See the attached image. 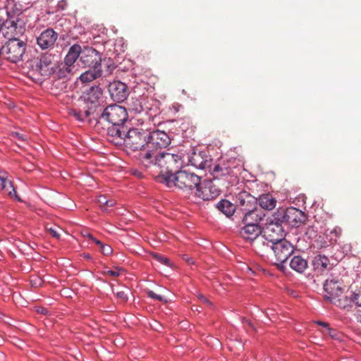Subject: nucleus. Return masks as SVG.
<instances>
[{"mask_svg": "<svg viewBox=\"0 0 361 361\" xmlns=\"http://www.w3.org/2000/svg\"><path fill=\"white\" fill-rule=\"evenodd\" d=\"M99 119H103L110 125L106 128L107 135L114 139L123 140L128 153L129 151L141 152L148 150V129L133 128L128 114H100Z\"/></svg>", "mask_w": 361, "mask_h": 361, "instance_id": "1", "label": "nucleus"}, {"mask_svg": "<svg viewBox=\"0 0 361 361\" xmlns=\"http://www.w3.org/2000/svg\"><path fill=\"white\" fill-rule=\"evenodd\" d=\"M139 166L154 176L161 177V182L166 183L168 177L170 179L179 171L183 165L180 155L169 152L152 154L140 152L136 157Z\"/></svg>", "mask_w": 361, "mask_h": 361, "instance_id": "2", "label": "nucleus"}, {"mask_svg": "<svg viewBox=\"0 0 361 361\" xmlns=\"http://www.w3.org/2000/svg\"><path fill=\"white\" fill-rule=\"evenodd\" d=\"M261 243L273 251L276 259L277 267L280 270H284L286 267L287 260L295 253V247L293 244L285 238L265 240H262Z\"/></svg>", "mask_w": 361, "mask_h": 361, "instance_id": "3", "label": "nucleus"}, {"mask_svg": "<svg viewBox=\"0 0 361 361\" xmlns=\"http://www.w3.org/2000/svg\"><path fill=\"white\" fill-rule=\"evenodd\" d=\"M103 90L99 86L92 87L87 94V97L85 99V104L87 107V110L85 113H90L91 111H102V113H127L126 107L118 105L117 104H112L108 105L105 108L101 106V102H102Z\"/></svg>", "mask_w": 361, "mask_h": 361, "instance_id": "4", "label": "nucleus"}, {"mask_svg": "<svg viewBox=\"0 0 361 361\" xmlns=\"http://www.w3.org/2000/svg\"><path fill=\"white\" fill-rule=\"evenodd\" d=\"M262 224L264 233L261 237L262 241L285 238L288 228L278 209L267 216Z\"/></svg>", "mask_w": 361, "mask_h": 361, "instance_id": "5", "label": "nucleus"}, {"mask_svg": "<svg viewBox=\"0 0 361 361\" xmlns=\"http://www.w3.org/2000/svg\"><path fill=\"white\" fill-rule=\"evenodd\" d=\"M200 180V176L195 173L180 169L179 171H176L171 179H170V176L168 177L165 185L168 188L176 187L184 192H190L194 189L196 190Z\"/></svg>", "mask_w": 361, "mask_h": 361, "instance_id": "6", "label": "nucleus"}, {"mask_svg": "<svg viewBox=\"0 0 361 361\" xmlns=\"http://www.w3.org/2000/svg\"><path fill=\"white\" fill-rule=\"evenodd\" d=\"M27 44L20 39L7 40L0 49V55L5 59L17 63L23 60Z\"/></svg>", "mask_w": 361, "mask_h": 361, "instance_id": "7", "label": "nucleus"}, {"mask_svg": "<svg viewBox=\"0 0 361 361\" xmlns=\"http://www.w3.org/2000/svg\"><path fill=\"white\" fill-rule=\"evenodd\" d=\"M27 63L28 67L34 73L44 77L54 74L56 68L54 56L48 54L42 55L40 58H35Z\"/></svg>", "mask_w": 361, "mask_h": 361, "instance_id": "8", "label": "nucleus"}, {"mask_svg": "<svg viewBox=\"0 0 361 361\" xmlns=\"http://www.w3.org/2000/svg\"><path fill=\"white\" fill-rule=\"evenodd\" d=\"M148 150L144 152H150L152 154H160L162 152L159 151L169 147L171 142L170 136L164 131L161 130L148 129Z\"/></svg>", "mask_w": 361, "mask_h": 361, "instance_id": "9", "label": "nucleus"}, {"mask_svg": "<svg viewBox=\"0 0 361 361\" xmlns=\"http://www.w3.org/2000/svg\"><path fill=\"white\" fill-rule=\"evenodd\" d=\"M277 209L287 225L288 228L290 226L299 227L302 224L305 223L307 219L305 213L296 207H281L278 208Z\"/></svg>", "mask_w": 361, "mask_h": 361, "instance_id": "10", "label": "nucleus"}, {"mask_svg": "<svg viewBox=\"0 0 361 361\" xmlns=\"http://www.w3.org/2000/svg\"><path fill=\"white\" fill-rule=\"evenodd\" d=\"M345 286L343 281L336 276H330L324 283L323 289L325 293L324 298L329 302L334 301L336 297L343 293Z\"/></svg>", "mask_w": 361, "mask_h": 361, "instance_id": "11", "label": "nucleus"}, {"mask_svg": "<svg viewBox=\"0 0 361 361\" xmlns=\"http://www.w3.org/2000/svg\"><path fill=\"white\" fill-rule=\"evenodd\" d=\"M80 45L75 44L70 47L65 57L64 63L59 69L60 78H66L69 75L73 74V69L75 68L74 63L78 58L80 59Z\"/></svg>", "mask_w": 361, "mask_h": 361, "instance_id": "12", "label": "nucleus"}, {"mask_svg": "<svg viewBox=\"0 0 361 361\" xmlns=\"http://www.w3.org/2000/svg\"><path fill=\"white\" fill-rule=\"evenodd\" d=\"M257 204V200L249 192L242 190L235 196L236 216H244L250 209Z\"/></svg>", "mask_w": 361, "mask_h": 361, "instance_id": "13", "label": "nucleus"}, {"mask_svg": "<svg viewBox=\"0 0 361 361\" xmlns=\"http://www.w3.org/2000/svg\"><path fill=\"white\" fill-rule=\"evenodd\" d=\"M25 31L23 21L18 19H8L4 21L1 36L10 40L11 39H19L18 37L22 35Z\"/></svg>", "mask_w": 361, "mask_h": 361, "instance_id": "14", "label": "nucleus"}, {"mask_svg": "<svg viewBox=\"0 0 361 361\" xmlns=\"http://www.w3.org/2000/svg\"><path fill=\"white\" fill-rule=\"evenodd\" d=\"M195 190L196 197L203 201L214 200L221 194V190L211 180H200Z\"/></svg>", "mask_w": 361, "mask_h": 361, "instance_id": "15", "label": "nucleus"}, {"mask_svg": "<svg viewBox=\"0 0 361 361\" xmlns=\"http://www.w3.org/2000/svg\"><path fill=\"white\" fill-rule=\"evenodd\" d=\"M314 275L319 276L326 274L334 267L330 259L323 254L315 255L311 262Z\"/></svg>", "mask_w": 361, "mask_h": 361, "instance_id": "16", "label": "nucleus"}, {"mask_svg": "<svg viewBox=\"0 0 361 361\" xmlns=\"http://www.w3.org/2000/svg\"><path fill=\"white\" fill-rule=\"evenodd\" d=\"M80 61L85 66L97 68L101 66L102 58L99 52L95 49L84 46L83 48L81 47Z\"/></svg>", "mask_w": 361, "mask_h": 361, "instance_id": "17", "label": "nucleus"}, {"mask_svg": "<svg viewBox=\"0 0 361 361\" xmlns=\"http://www.w3.org/2000/svg\"><path fill=\"white\" fill-rule=\"evenodd\" d=\"M188 162L191 166L198 169H212V159L207 155L206 151H195L188 156Z\"/></svg>", "mask_w": 361, "mask_h": 361, "instance_id": "18", "label": "nucleus"}, {"mask_svg": "<svg viewBox=\"0 0 361 361\" xmlns=\"http://www.w3.org/2000/svg\"><path fill=\"white\" fill-rule=\"evenodd\" d=\"M108 91L111 98L121 103L126 100L128 96V86L119 80H114L108 85Z\"/></svg>", "mask_w": 361, "mask_h": 361, "instance_id": "19", "label": "nucleus"}, {"mask_svg": "<svg viewBox=\"0 0 361 361\" xmlns=\"http://www.w3.org/2000/svg\"><path fill=\"white\" fill-rule=\"evenodd\" d=\"M230 161L228 159H221L214 164L212 162V169L209 171L215 179L228 176L233 173V168L230 165Z\"/></svg>", "mask_w": 361, "mask_h": 361, "instance_id": "20", "label": "nucleus"}, {"mask_svg": "<svg viewBox=\"0 0 361 361\" xmlns=\"http://www.w3.org/2000/svg\"><path fill=\"white\" fill-rule=\"evenodd\" d=\"M58 34L52 29L44 30L37 38V43L42 49H47L54 47Z\"/></svg>", "mask_w": 361, "mask_h": 361, "instance_id": "21", "label": "nucleus"}, {"mask_svg": "<svg viewBox=\"0 0 361 361\" xmlns=\"http://www.w3.org/2000/svg\"><path fill=\"white\" fill-rule=\"evenodd\" d=\"M265 217L266 213L262 208L258 207V204H257L254 207H252V209H250L248 212L244 214V216H240V219H242V222L259 225L261 222L265 221Z\"/></svg>", "mask_w": 361, "mask_h": 361, "instance_id": "22", "label": "nucleus"}, {"mask_svg": "<svg viewBox=\"0 0 361 361\" xmlns=\"http://www.w3.org/2000/svg\"><path fill=\"white\" fill-rule=\"evenodd\" d=\"M244 226L240 229V235L250 241L255 240L262 232L260 225L257 224H251L247 222H243Z\"/></svg>", "mask_w": 361, "mask_h": 361, "instance_id": "23", "label": "nucleus"}, {"mask_svg": "<svg viewBox=\"0 0 361 361\" xmlns=\"http://www.w3.org/2000/svg\"><path fill=\"white\" fill-rule=\"evenodd\" d=\"M292 256L289 262L290 267L298 273H303L308 267L307 259L300 255H293Z\"/></svg>", "mask_w": 361, "mask_h": 361, "instance_id": "24", "label": "nucleus"}, {"mask_svg": "<svg viewBox=\"0 0 361 361\" xmlns=\"http://www.w3.org/2000/svg\"><path fill=\"white\" fill-rule=\"evenodd\" d=\"M216 208L226 217H231L235 213L236 207L226 199H221L216 204Z\"/></svg>", "mask_w": 361, "mask_h": 361, "instance_id": "25", "label": "nucleus"}, {"mask_svg": "<svg viewBox=\"0 0 361 361\" xmlns=\"http://www.w3.org/2000/svg\"><path fill=\"white\" fill-rule=\"evenodd\" d=\"M355 300L353 298L352 292L348 295L343 296V298L336 297L334 301H331V303L336 305L341 309H353Z\"/></svg>", "mask_w": 361, "mask_h": 361, "instance_id": "26", "label": "nucleus"}, {"mask_svg": "<svg viewBox=\"0 0 361 361\" xmlns=\"http://www.w3.org/2000/svg\"><path fill=\"white\" fill-rule=\"evenodd\" d=\"M276 200L269 194H263L259 196L257 201L258 207L265 210H272L276 207Z\"/></svg>", "mask_w": 361, "mask_h": 361, "instance_id": "27", "label": "nucleus"}, {"mask_svg": "<svg viewBox=\"0 0 361 361\" xmlns=\"http://www.w3.org/2000/svg\"><path fill=\"white\" fill-rule=\"evenodd\" d=\"M94 68L93 71H87L80 75V79L82 82H88L102 76V71L99 67L97 68Z\"/></svg>", "mask_w": 361, "mask_h": 361, "instance_id": "28", "label": "nucleus"}, {"mask_svg": "<svg viewBox=\"0 0 361 361\" xmlns=\"http://www.w3.org/2000/svg\"><path fill=\"white\" fill-rule=\"evenodd\" d=\"M87 236L93 243L99 246V250L103 255L108 256L113 252V248L111 245L103 243L102 241L94 238L91 233H88Z\"/></svg>", "mask_w": 361, "mask_h": 361, "instance_id": "29", "label": "nucleus"}, {"mask_svg": "<svg viewBox=\"0 0 361 361\" xmlns=\"http://www.w3.org/2000/svg\"><path fill=\"white\" fill-rule=\"evenodd\" d=\"M74 118L82 123H87L90 126H96L99 123L98 118H92V114H71Z\"/></svg>", "mask_w": 361, "mask_h": 361, "instance_id": "30", "label": "nucleus"}, {"mask_svg": "<svg viewBox=\"0 0 361 361\" xmlns=\"http://www.w3.org/2000/svg\"><path fill=\"white\" fill-rule=\"evenodd\" d=\"M324 334L329 335L331 338L338 342H343L344 341V335L339 331L338 329L331 328H327L326 331H323Z\"/></svg>", "mask_w": 361, "mask_h": 361, "instance_id": "31", "label": "nucleus"}, {"mask_svg": "<svg viewBox=\"0 0 361 361\" xmlns=\"http://www.w3.org/2000/svg\"><path fill=\"white\" fill-rule=\"evenodd\" d=\"M0 182H1V188L2 190H6V186H9L10 188L12 189V191L13 192V194L15 195V197L16 198H18V200L20 201V198L18 197L17 196V194H16V191L15 190V188L13 185V183L8 180L7 179V175L6 176H4L3 178H1V180H0Z\"/></svg>", "mask_w": 361, "mask_h": 361, "instance_id": "32", "label": "nucleus"}, {"mask_svg": "<svg viewBox=\"0 0 361 361\" xmlns=\"http://www.w3.org/2000/svg\"><path fill=\"white\" fill-rule=\"evenodd\" d=\"M152 257L156 261L161 263V264H164V266H166V267L171 266L170 259L159 253H153Z\"/></svg>", "mask_w": 361, "mask_h": 361, "instance_id": "33", "label": "nucleus"}, {"mask_svg": "<svg viewBox=\"0 0 361 361\" xmlns=\"http://www.w3.org/2000/svg\"><path fill=\"white\" fill-rule=\"evenodd\" d=\"M147 293V296L152 299H154L161 302H167V300L165 298L164 296L157 294L153 290H148Z\"/></svg>", "mask_w": 361, "mask_h": 361, "instance_id": "34", "label": "nucleus"}, {"mask_svg": "<svg viewBox=\"0 0 361 361\" xmlns=\"http://www.w3.org/2000/svg\"><path fill=\"white\" fill-rule=\"evenodd\" d=\"M43 283H44L43 279H42L39 277H36V278L30 280V284L32 288H36L41 287Z\"/></svg>", "mask_w": 361, "mask_h": 361, "instance_id": "35", "label": "nucleus"}, {"mask_svg": "<svg viewBox=\"0 0 361 361\" xmlns=\"http://www.w3.org/2000/svg\"><path fill=\"white\" fill-rule=\"evenodd\" d=\"M35 310L37 313L42 315L47 316L50 314L49 310L43 306H35Z\"/></svg>", "mask_w": 361, "mask_h": 361, "instance_id": "36", "label": "nucleus"}, {"mask_svg": "<svg viewBox=\"0 0 361 361\" xmlns=\"http://www.w3.org/2000/svg\"><path fill=\"white\" fill-rule=\"evenodd\" d=\"M10 135L16 138L17 140H20V141H26L27 137L25 135H23V134H21L18 132H11L10 133Z\"/></svg>", "mask_w": 361, "mask_h": 361, "instance_id": "37", "label": "nucleus"}, {"mask_svg": "<svg viewBox=\"0 0 361 361\" xmlns=\"http://www.w3.org/2000/svg\"><path fill=\"white\" fill-rule=\"evenodd\" d=\"M353 298L355 300L354 302V306L355 309H357L358 307L361 308V298L359 296L358 294H355V292H352Z\"/></svg>", "mask_w": 361, "mask_h": 361, "instance_id": "38", "label": "nucleus"}, {"mask_svg": "<svg viewBox=\"0 0 361 361\" xmlns=\"http://www.w3.org/2000/svg\"><path fill=\"white\" fill-rule=\"evenodd\" d=\"M167 123H176V125L178 126V128H180L182 129V130H184L183 128L181 127V125L183 124L182 119L168 120L163 123V124H167Z\"/></svg>", "mask_w": 361, "mask_h": 361, "instance_id": "39", "label": "nucleus"}, {"mask_svg": "<svg viewBox=\"0 0 361 361\" xmlns=\"http://www.w3.org/2000/svg\"><path fill=\"white\" fill-rule=\"evenodd\" d=\"M353 311L355 312L353 314L354 319L359 323H361V308L360 309H355L353 308Z\"/></svg>", "mask_w": 361, "mask_h": 361, "instance_id": "40", "label": "nucleus"}, {"mask_svg": "<svg viewBox=\"0 0 361 361\" xmlns=\"http://www.w3.org/2000/svg\"><path fill=\"white\" fill-rule=\"evenodd\" d=\"M116 295L117 298L123 302H126L128 300V295L124 291H118L116 293Z\"/></svg>", "mask_w": 361, "mask_h": 361, "instance_id": "41", "label": "nucleus"}, {"mask_svg": "<svg viewBox=\"0 0 361 361\" xmlns=\"http://www.w3.org/2000/svg\"><path fill=\"white\" fill-rule=\"evenodd\" d=\"M116 269L118 271L108 270L106 271L107 274H109L110 276H115V277L118 276L120 275L119 271H123V269L121 267H116Z\"/></svg>", "mask_w": 361, "mask_h": 361, "instance_id": "42", "label": "nucleus"}, {"mask_svg": "<svg viewBox=\"0 0 361 361\" xmlns=\"http://www.w3.org/2000/svg\"><path fill=\"white\" fill-rule=\"evenodd\" d=\"M240 319L241 320V322L243 324L248 326L249 327H250L252 329H255L254 324L251 322V320H250L249 319H247L246 317H240Z\"/></svg>", "mask_w": 361, "mask_h": 361, "instance_id": "43", "label": "nucleus"}, {"mask_svg": "<svg viewBox=\"0 0 361 361\" xmlns=\"http://www.w3.org/2000/svg\"><path fill=\"white\" fill-rule=\"evenodd\" d=\"M97 201L101 207H104V204L107 202V197L105 195L98 196Z\"/></svg>", "mask_w": 361, "mask_h": 361, "instance_id": "44", "label": "nucleus"}, {"mask_svg": "<svg viewBox=\"0 0 361 361\" xmlns=\"http://www.w3.org/2000/svg\"><path fill=\"white\" fill-rule=\"evenodd\" d=\"M315 323L320 326H322L324 328V331H326L327 329V328H329L330 327V325L329 323L327 322H322V321H316Z\"/></svg>", "mask_w": 361, "mask_h": 361, "instance_id": "45", "label": "nucleus"}, {"mask_svg": "<svg viewBox=\"0 0 361 361\" xmlns=\"http://www.w3.org/2000/svg\"><path fill=\"white\" fill-rule=\"evenodd\" d=\"M49 231L51 233L52 237H54V238H55L56 239H59L60 238L59 233L54 228H50L49 229Z\"/></svg>", "mask_w": 361, "mask_h": 361, "instance_id": "46", "label": "nucleus"}, {"mask_svg": "<svg viewBox=\"0 0 361 361\" xmlns=\"http://www.w3.org/2000/svg\"><path fill=\"white\" fill-rule=\"evenodd\" d=\"M115 205V200H109L107 198V202L104 204V206H106L107 207H112Z\"/></svg>", "mask_w": 361, "mask_h": 361, "instance_id": "47", "label": "nucleus"}, {"mask_svg": "<svg viewBox=\"0 0 361 361\" xmlns=\"http://www.w3.org/2000/svg\"><path fill=\"white\" fill-rule=\"evenodd\" d=\"M182 258L185 261L188 262V263H190V264H193L194 263L193 259L191 257H190L188 255H183Z\"/></svg>", "mask_w": 361, "mask_h": 361, "instance_id": "48", "label": "nucleus"}, {"mask_svg": "<svg viewBox=\"0 0 361 361\" xmlns=\"http://www.w3.org/2000/svg\"><path fill=\"white\" fill-rule=\"evenodd\" d=\"M199 299L200 300H202L203 302H205V303H209V300L204 295H203L202 294H200L199 295Z\"/></svg>", "mask_w": 361, "mask_h": 361, "instance_id": "49", "label": "nucleus"}, {"mask_svg": "<svg viewBox=\"0 0 361 361\" xmlns=\"http://www.w3.org/2000/svg\"><path fill=\"white\" fill-rule=\"evenodd\" d=\"M7 175V172L3 170H0V180Z\"/></svg>", "mask_w": 361, "mask_h": 361, "instance_id": "50", "label": "nucleus"}, {"mask_svg": "<svg viewBox=\"0 0 361 361\" xmlns=\"http://www.w3.org/2000/svg\"><path fill=\"white\" fill-rule=\"evenodd\" d=\"M9 195H11L13 192L12 191V189L9 188V186H6V189L5 190Z\"/></svg>", "mask_w": 361, "mask_h": 361, "instance_id": "51", "label": "nucleus"}, {"mask_svg": "<svg viewBox=\"0 0 361 361\" xmlns=\"http://www.w3.org/2000/svg\"><path fill=\"white\" fill-rule=\"evenodd\" d=\"M334 232L336 233V234L337 235H340V234H341V228H338V230L337 231V229H336V228H335V229H334Z\"/></svg>", "mask_w": 361, "mask_h": 361, "instance_id": "52", "label": "nucleus"}, {"mask_svg": "<svg viewBox=\"0 0 361 361\" xmlns=\"http://www.w3.org/2000/svg\"><path fill=\"white\" fill-rule=\"evenodd\" d=\"M84 257L87 259H91V256L90 254H85Z\"/></svg>", "mask_w": 361, "mask_h": 361, "instance_id": "53", "label": "nucleus"}, {"mask_svg": "<svg viewBox=\"0 0 361 361\" xmlns=\"http://www.w3.org/2000/svg\"><path fill=\"white\" fill-rule=\"evenodd\" d=\"M4 313H2L1 312H0V318H1V317H4Z\"/></svg>", "mask_w": 361, "mask_h": 361, "instance_id": "54", "label": "nucleus"}]
</instances>
